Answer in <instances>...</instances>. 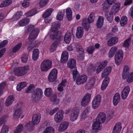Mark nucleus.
Returning a JSON list of instances; mask_svg holds the SVG:
<instances>
[{
  "label": "nucleus",
  "mask_w": 133,
  "mask_h": 133,
  "mask_svg": "<svg viewBox=\"0 0 133 133\" xmlns=\"http://www.w3.org/2000/svg\"><path fill=\"white\" fill-rule=\"evenodd\" d=\"M60 27V23L58 21H56L53 23L51 25V33L50 36L52 39H55L61 40L63 38V37L59 33L58 29Z\"/></svg>",
  "instance_id": "nucleus-1"
},
{
  "label": "nucleus",
  "mask_w": 133,
  "mask_h": 133,
  "mask_svg": "<svg viewBox=\"0 0 133 133\" xmlns=\"http://www.w3.org/2000/svg\"><path fill=\"white\" fill-rule=\"evenodd\" d=\"M106 119V115L103 112L99 113L98 115L96 121L92 124L93 129L92 131L93 133H96L98 130H101L100 125L105 121Z\"/></svg>",
  "instance_id": "nucleus-2"
},
{
  "label": "nucleus",
  "mask_w": 133,
  "mask_h": 133,
  "mask_svg": "<svg viewBox=\"0 0 133 133\" xmlns=\"http://www.w3.org/2000/svg\"><path fill=\"white\" fill-rule=\"evenodd\" d=\"M121 4L117 2L112 7L110 12H107L105 13V16L108 21L111 23L113 20V14H115L120 10Z\"/></svg>",
  "instance_id": "nucleus-3"
},
{
  "label": "nucleus",
  "mask_w": 133,
  "mask_h": 133,
  "mask_svg": "<svg viewBox=\"0 0 133 133\" xmlns=\"http://www.w3.org/2000/svg\"><path fill=\"white\" fill-rule=\"evenodd\" d=\"M43 94V91L41 88L36 89L31 95L32 101L34 102H38L42 98Z\"/></svg>",
  "instance_id": "nucleus-4"
},
{
  "label": "nucleus",
  "mask_w": 133,
  "mask_h": 133,
  "mask_svg": "<svg viewBox=\"0 0 133 133\" xmlns=\"http://www.w3.org/2000/svg\"><path fill=\"white\" fill-rule=\"evenodd\" d=\"M52 62L50 59H45L42 62L40 65V69L43 72H46L52 66Z\"/></svg>",
  "instance_id": "nucleus-5"
},
{
  "label": "nucleus",
  "mask_w": 133,
  "mask_h": 133,
  "mask_svg": "<svg viewBox=\"0 0 133 133\" xmlns=\"http://www.w3.org/2000/svg\"><path fill=\"white\" fill-rule=\"evenodd\" d=\"M41 117V115L39 114L34 115L32 118V122H29L27 123L25 126V127L28 129L32 127V123L33 124L37 125L39 122Z\"/></svg>",
  "instance_id": "nucleus-6"
},
{
  "label": "nucleus",
  "mask_w": 133,
  "mask_h": 133,
  "mask_svg": "<svg viewBox=\"0 0 133 133\" xmlns=\"http://www.w3.org/2000/svg\"><path fill=\"white\" fill-rule=\"evenodd\" d=\"M123 52L121 50H119L115 55V59L116 64L119 65L121 63L123 57Z\"/></svg>",
  "instance_id": "nucleus-7"
},
{
  "label": "nucleus",
  "mask_w": 133,
  "mask_h": 133,
  "mask_svg": "<svg viewBox=\"0 0 133 133\" xmlns=\"http://www.w3.org/2000/svg\"><path fill=\"white\" fill-rule=\"evenodd\" d=\"M58 70L56 68L52 69L50 71L48 77L49 81L52 82L55 81L57 78Z\"/></svg>",
  "instance_id": "nucleus-8"
},
{
  "label": "nucleus",
  "mask_w": 133,
  "mask_h": 133,
  "mask_svg": "<svg viewBox=\"0 0 133 133\" xmlns=\"http://www.w3.org/2000/svg\"><path fill=\"white\" fill-rule=\"evenodd\" d=\"M101 100V96L98 95L95 96L92 102V107L94 109H96L99 106Z\"/></svg>",
  "instance_id": "nucleus-9"
},
{
  "label": "nucleus",
  "mask_w": 133,
  "mask_h": 133,
  "mask_svg": "<svg viewBox=\"0 0 133 133\" xmlns=\"http://www.w3.org/2000/svg\"><path fill=\"white\" fill-rule=\"evenodd\" d=\"M87 76L85 74L79 75L76 77V83L78 85H80L85 83L87 79Z\"/></svg>",
  "instance_id": "nucleus-10"
},
{
  "label": "nucleus",
  "mask_w": 133,
  "mask_h": 133,
  "mask_svg": "<svg viewBox=\"0 0 133 133\" xmlns=\"http://www.w3.org/2000/svg\"><path fill=\"white\" fill-rule=\"evenodd\" d=\"M39 30L38 28L32 30L29 35L28 39L30 42H32L35 40L38 36Z\"/></svg>",
  "instance_id": "nucleus-11"
},
{
  "label": "nucleus",
  "mask_w": 133,
  "mask_h": 133,
  "mask_svg": "<svg viewBox=\"0 0 133 133\" xmlns=\"http://www.w3.org/2000/svg\"><path fill=\"white\" fill-rule=\"evenodd\" d=\"M91 98L90 94L88 93H86L81 100V105L82 107H85L90 102Z\"/></svg>",
  "instance_id": "nucleus-12"
},
{
  "label": "nucleus",
  "mask_w": 133,
  "mask_h": 133,
  "mask_svg": "<svg viewBox=\"0 0 133 133\" xmlns=\"http://www.w3.org/2000/svg\"><path fill=\"white\" fill-rule=\"evenodd\" d=\"M79 112L77 110H73L69 115L70 120L72 122H74L77 119L78 116Z\"/></svg>",
  "instance_id": "nucleus-13"
},
{
  "label": "nucleus",
  "mask_w": 133,
  "mask_h": 133,
  "mask_svg": "<svg viewBox=\"0 0 133 133\" xmlns=\"http://www.w3.org/2000/svg\"><path fill=\"white\" fill-rule=\"evenodd\" d=\"M63 110H61L58 111L55 115L54 119L56 122H61L62 120L64 114Z\"/></svg>",
  "instance_id": "nucleus-14"
},
{
  "label": "nucleus",
  "mask_w": 133,
  "mask_h": 133,
  "mask_svg": "<svg viewBox=\"0 0 133 133\" xmlns=\"http://www.w3.org/2000/svg\"><path fill=\"white\" fill-rule=\"evenodd\" d=\"M108 61L106 60H105L97 66V68H95L96 66L94 67V68L96 70V73L97 74L99 73L102 71L103 69L106 67Z\"/></svg>",
  "instance_id": "nucleus-15"
},
{
  "label": "nucleus",
  "mask_w": 133,
  "mask_h": 133,
  "mask_svg": "<svg viewBox=\"0 0 133 133\" xmlns=\"http://www.w3.org/2000/svg\"><path fill=\"white\" fill-rule=\"evenodd\" d=\"M130 91V87L129 86L125 87L121 92V96L122 98L125 99L128 96Z\"/></svg>",
  "instance_id": "nucleus-16"
},
{
  "label": "nucleus",
  "mask_w": 133,
  "mask_h": 133,
  "mask_svg": "<svg viewBox=\"0 0 133 133\" xmlns=\"http://www.w3.org/2000/svg\"><path fill=\"white\" fill-rule=\"evenodd\" d=\"M18 105H15L14 107V118H20V114H21L22 112V110L21 108H18L17 109L18 107Z\"/></svg>",
  "instance_id": "nucleus-17"
},
{
  "label": "nucleus",
  "mask_w": 133,
  "mask_h": 133,
  "mask_svg": "<svg viewBox=\"0 0 133 133\" xmlns=\"http://www.w3.org/2000/svg\"><path fill=\"white\" fill-rule=\"evenodd\" d=\"M112 71V67L111 66H107L102 71L101 77L102 78L106 76L109 75Z\"/></svg>",
  "instance_id": "nucleus-18"
},
{
  "label": "nucleus",
  "mask_w": 133,
  "mask_h": 133,
  "mask_svg": "<svg viewBox=\"0 0 133 133\" xmlns=\"http://www.w3.org/2000/svg\"><path fill=\"white\" fill-rule=\"evenodd\" d=\"M57 40L55 41L51 45L49 48V50L51 52H53L55 51L57 48L61 40H59L57 39Z\"/></svg>",
  "instance_id": "nucleus-19"
},
{
  "label": "nucleus",
  "mask_w": 133,
  "mask_h": 133,
  "mask_svg": "<svg viewBox=\"0 0 133 133\" xmlns=\"http://www.w3.org/2000/svg\"><path fill=\"white\" fill-rule=\"evenodd\" d=\"M13 72L15 75L18 77L22 76L25 74V71L20 68H16L14 70Z\"/></svg>",
  "instance_id": "nucleus-20"
},
{
  "label": "nucleus",
  "mask_w": 133,
  "mask_h": 133,
  "mask_svg": "<svg viewBox=\"0 0 133 133\" xmlns=\"http://www.w3.org/2000/svg\"><path fill=\"white\" fill-rule=\"evenodd\" d=\"M110 78L109 77H106L102 82L101 87V89L102 90H105L107 87L109 83Z\"/></svg>",
  "instance_id": "nucleus-21"
},
{
  "label": "nucleus",
  "mask_w": 133,
  "mask_h": 133,
  "mask_svg": "<svg viewBox=\"0 0 133 133\" xmlns=\"http://www.w3.org/2000/svg\"><path fill=\"white\" fill-rule=\"evenodd\" d=\"M69 122L67 121H64L62 122L59 127L58 130L59 131H62L66 130L69 126Z\"/></svg>",
  "instance_id": "nucleus-22"
},
{
  "label": "nucleus",
  "mask_w": 133,
  "mask_h": 133,
  "mask_svg": "<svg viewBox=\"0 0 133 133\" xmlns=\"http://www.w3.org/2000/svg\"><path fill=\"white\" fill-rule=\"evenodd\" d=\"M96 80L95 79H90L87 83L85 88L87 89H89L92 88L94 85Z\"/></svg>",
  "instance_id": "nucleus-23"
},
{
  "label": "nucleus",
  "mask_w": 133,
  "mask_h": 133,
  "mask_svg": "<svg viewBox=\"0 0 133 133\" xmlns=\"http://www.w3.org/2000/svg\"><path fill=\"white\" fill-rule=\"evenodd\" d=\"M84 30L83 28L78 27L77 28L76 33V36L78 38H80L83 36Z\"/></svg>",
  "instance_id": "nucleus-24"
},
{
  "label": "nucleus",
  "mask_w": 133,
  "mask_h": 133,
  "mask_svg": "<svg viewBox=\"0 0 133 133\" xmlns=\"http://www.w3.org/2000/svg\"><path fill=\"white\" fill-rule=\"evenodd\" d=\"M122 128L121 123L117 122L115 125L113 130L112 133H119Z\"/></svg>",
  "instance_id": "nucleus-25"
},
{
  "label": "nucleus",
  "mask_w": 133,
  "mask_h": 133,
  "mask_svg": "<svg viewBox=\"0 0 133 133\" xmlns=\"http://www.w3.org/2000/svg\"><path fill=\"white\" fill-rule=\"evenodd\" d=\"M69 56L68 53L66 51H63L61 57V61L63 63L66 62L68 60Z\"/></svg>",
  "instance_id": "nucleus-26"
},
{
  "label": "nucleus",
  "mask_w": 133,
  "mask_h": 133,
  "mask_svg": "<svg viewBox=\"0 0 133 133\" xmlns=\"http://www.w3.org/2000/svg\"><path fill=\"white\" fill-rule=\"evenodd\" d=\"M118 41V38L116 37H113L108 41L107 45L110 46H113Z\"/></svg>",
  "instance_id": "nucleus-27"
},
{
  "label": "nucleus",
  "mask_w": 133,
  "mask_h": 133,
  "mask_svg": "<svg viewBox=\"0 0 133 133\" xmlns=\"http://www.w3.org/2000/svg\"><path fill=\"white\" fill-rule=\"evenodd\" d=\"M126 76H123L124 79H126L128 83H131L133 81V72H131L126 75Z\"/></svg>",
  "instance_id": "nucleus-28"
},
{
  "label": "nucleus",
  "mask_w": 133,
  "mask_h": 133,
  "mask_svg": "<svg viewBox=\"0 0 133 133\" xmlns=\"http://www.w3.org/2000/svg\"><path fill=\"white\" fill-rule=\"evenodd\" d=\"M120 96L119 94L117 93L114 95L113 99V103L114 105H116L119 101Z\"/></svg>",
  "instance_id": "nucleus-29"
},
{
  "label": "nucleus",
  "mask_w": 133,
  "mask_h": 133,
  "mask_svg": "<svg viewBox=\"0 0 133 133\" xmlns=\"http://www.w3.org/2000/svg\"><path fill=\"white\" fill-rule=\"evenodd\" d=\"M30 19L28 18H25L20 20L18 22L19 25L21 26H26L29 22Z\"/></svg>",
  "instance_id": "nucleus-30"
},
{
  "label": "nucleus",
  "mask_w": 133,
  "mask_h": 133,
  "mask_svg": "<svg viewBox=\"0 0 133 133\" xmlns=\"http://www.w3.org/2000/svg\"><path fill=\"white\" fill-rule=\"evenodd\" d=\"M14 99L13 96L11 95L9 96L6 99L5 103V105L7 106L11 105L14 101Z\"/></svg>",
  "instance_id": "nucleus-31"
},
{
  "label": "nucleus",
  "mask_w": 133,
  "mask_h": 133,
  "mask_svg": "<svg viewBox=\"0 0 133 133\" xmlns=\"http://www.w3.org/2000/svg\"><path fill=\"white\" fill-rule=\"evenodd\" d=\"M39 53L38 49H35L33 50L32 51V58L34 61H36L37 60L39 56Z\"/></svg>",
  "instance_id": "nucleus-32"
},
{
  "label": "nucleus",
  "mask_w": 133,
  "mask_h": 133,
  "mask_svg": "<svg viewBox=\"0 0 133 133\" xmlns=\"http://www.w3.org/2000/svg\"><path fill=\"white\" fill-rule=\"evenodd\" d=\"M76 60L74 59H69L68 63L67 65L69 68L72 69L76 68Z\"/></svg>",
  "instance_id": "nucleus-33"
},
{
  "label": "nucleus",
  "mask_w": 133,
  "mask_h": 133,
  "mask_svg": "<svg viewBox=\"0 0 133 133\" xmlns=\"http://www.w3.org/2000/svg\"><path fill=\"white\" fill-rule=\"evenodd\" d=\"M71 34L69 32H66L64 37V40L66 44H69L71 41Z\"/></svg>",
  "instance_id": "nucleus-34"
},
{
  "label": "nucleus",
  "mask_w": 133,
  "mask_h": 133,
  "mask_svg": "<svg viewBox=\"0 0 133 133\" xmlns=\"http://www.w3.org/2000/svg\"><path fill=\"white\" fill-rule=\"evenodd\" d=\"M104 18L102 16L99 17L96 23V26L98 28H100L103 25Z\"/></svg>",
  "instance_id": "nucleus-35"
},
{
  "label": "nucleus",
  "mask_w": 133,
  "mask_h": 133,
  "mask_svg": "<svg viewBox=\"0 0 133 133\" xmlns=\"http://www.w3.org/2000/svg\"><path fill=\"white\" fill-rule=\"evenodd\" d=\"M37 10L36 9H34L28 11L25 14L26 17H29L32 16L37 12Z\"/></svg>",
  "instance_id": "nucleus-36"
},
{
  "label": "nucleus",
  "mask_w": 133,
  "mask_h": 133,
  "mask_svg": "<svg viewBox=\"0 0 133 133\" xmlns=\"http://www.w3.org/2000/svg\"><path fill=\"white\" fill-rule=\"evenodd\" d=\"M66 16L68 20H70L72 17V11L71 9L68 8L66 9Z\"/></svg>",
  "instance_id": "nucleus-37"
},
{
  "label": "nucleus",
  "mask_w": 133,
  "mask_h": 133,
  "mask_svg": "<svg viewBox=\"0 0 133 133\" xmlns=\"http://www.w3.org/2000/svg\"><path fill=\"white\" fill-rule=\"evenodd\" d=\"M23 128V125L18 124L16 127V129L14 130V133H21L22 131Z\"/></svg>",
  "instance_id": "nucleus-38"
},
{
  "label": "nucleus",
  "mask_w": 133,
  "mask_h": 133,
  "mask_svg": "<svg viewBox=\"0 0 133 133\" xmlns=\"http://www.w3.org/2000/svg\"><path fill=\"white\" fill-rule=\"evenodd\" d=\"M11 0H6L2 2L0 5V7L3 8L9 5L12 3Z\"/></svg>",
  "instance_id": "nucleus-39"
},
{
  "label": "nucleus",
  "mask_w": 133,
  "mask_h": 133,
  "mask_svg": "<svg viewBox=\"0 0 133 133\" xmlns=\"http://www.w3.org/2000/svg\"><path fill=\"white\" fill-rule=\"evenodd\" d=\"M22 15V12L21 11L17 12L15 15H14L12 18V20L13 21H16L21 17Z\"/></svg>",
  "instance_id": "nucleus-40"
},
{
  "label": "nucleus",
  "mask_w": 133,
  "mask_h": 133,
  "mask_svg": "<svg viewBox=\"0 0 133 133\" xmlns=\"http://www.w3.org/2000/svg\"><path fill=\"white\" fill-rule=\"evenodd\" d=\"M76 51L79 53H84V50L82 46L78 44H76Z\"/></svg>",
  "instance_id": "nucleus-41"
},
{
  "label": "nucleus",
  "mask_w": 133,
  "mask_h": 133,
  "mask_svg": "<svg viewBox=\"0 0 133 133\" xmlns=\"http://www.w3.org/2000/svg\"><path fill=\"white\" fill-rule=\"evenodd\" d=\"M22 46V43H18L12 49V52L14 53L16 52L20 49Z\"/></svg>",
  "instance_id": "nucleus-42"
},
{
  "label": "nucleus",
  "mask_w": 133,
  "mask_h": 133,
  "mask_svg": "<svg viewBox=\"0 0 133 133\" xmlns=\"http://www.w3.org/2000/svg\"><path fill=\"white\" fill-rule=\"evenodd\" d=\"M51 101L52 102H54L55 104L57 105L59 104V100L57 99V96L56 95L54 94L52 96L51 98Z\"/></svg>",
  "instance_id": "nucleus-43"
},
{
  "label": "nucleus",
  "mask_w": 133,
  "mask_h": 133,
  "mask_svg": "<svg viewBox=\"0 0 133 133\" xmlns=\"http://www.w3.org/2000/svg\"><path fill=\"white\" fill-rule=\"evenodd\" d=\"M52 90L51 88H47L45 89L44 91L45 95L47 97H50L52 95Z\"/></svg>",
  "instance_id": "nucleus-44"
},
{
  "label": "nucleus",
  "mask_w": 133,
  "mask_h": 133,
  "mask_svg": "<svg viewBox=\"0 0 133 133\" xmlns=\"http://www.w3.org/2000/svg\"><path fill=\"white\" fill-rule=\"evenodd\" d=\"M129 67L127 65L125 66L123 69L122 74V77L126 76V75L129 74Z\"/></svg>",
  "instance_id": "nucleus-45"
},
{
  "label": "nucleus",
  "mask_w": 133,
  "mask_h": 133,
  "mask_svg": "<svg viewBox=\"0 0 133 133\" xmlns=\"http://www.w3.org/2000/svg\"><path fill=\"white\" fill-rule=\"evenodd\" d=\"M127 22V17L126 16H123L121 18L120 22V25L122 26H123L125 25Z\"/></svg>",
  "instance_id": "nucleus-46"
},
{
  "label": "nucleus",
  "mask_w": 133,
  "mask_h": 133,
  "mask_svg": "<svg viewBox=\"0 0 133 133\" xmlns=\"http://www.w3.org/2000/svg\"><path fill=\"white\" fill-rule=\"evenodd\" d=\"M95 18V14L94 13H91L89 16L88 19V23H92L94 21Z\"/></svg>",
  "instance_id": "nucleus-47"
},
{
  "label": "nucleus",
  "mask_w": 133,
  "mask_h": 133,
  "mask_svg": "<svg viewBox=\"0 0 133 133\" xmlns=\"http://www.w3.org/2000/svg\"><path fill=\"white\" fill-rule=\"evenodd\" d=\"M53 11L52 8H50L46 10L42 15V16L49 17Z\"/></svg>",
  "instance_id": "nucleus-48"
},
{
  "label": "nucleus",
  "mask_w": 133,
  "mask_h": 133,
  "mask_svg": "<svg viewBox=\"0 0 133 133\" xmlns=\"http://www.w3.org/2000/svg\"><path fill=\"white\" fill-rule=\"evenodd\" d=\"M95 50V48L94 46H90L88 47L86 51L88 54H93Z\"/></svg>",
  "instance_id": "nucleus-49"
},
{
  "label": "nucleus",
  "mask_w": 133,
  "mask_h": 133,
  "mask_svg": "<svg viewBox=\"0 0 133 133\" xmlns=\"http://www.w3.org/2000/svg\"><path fill=\"white\" fill-rule=\"evenodd\" d=\"M90 108L89 107H87L82 114L81 116L83 118H85L87 116L88 113L90 111Z\"/></svg>",
  "instance_id": "nucleus-50"
},
{
  "label": "nucleus",
  "mask_w": 133,
  "mask_h": 133,
  "mask_svg": "<svg viewBox=\"0 0 133 133\" xmlns=\"http://www.w3.org/2000/svg\"><path fill=\"white\" fill-rule=\"evenodd\" d=\"M35 88L34 85L32 84L30 85L25 91V92L27 93H32V90Z\"/></svg>",
  "instance_id": "nucleus-51"
},
{
  "label": "nucleus",
  "mask_w": 133,
  "mask_h": 133,
  "mask_svg": "<svg viewBox=\"0 0 133 133\" xmlns=\"http://www.w3.org/2000/svg\"><path fill=\"white\" fill-rule=\"evenodd\" d=\"M6 85V83L5 82H3L0 84V96L3 94V90Z\"/></svg>",
  "instance_id": "nucleus-52"
},
{
  "label": "nucleus",
  "mask_w": 133,
  "mask_h": 133,
  "mask_svg": "<svg viewBox=\"0 0 133 133\" xmlns=\"http://www.w3.org/2000/svg\"><path fill=\"white\" fill-rule=\"evenodd\" d=\"M54 130L51 127L46 128L44 130L43 133H54Z\"/></svg>",
  "instance_id": "nucleus-53"
},
{
  "label": "nucleus",
  "mask_w": 133,
  "mask_h": 133,
  "mask_svg": "<svg viewBox=\"0 0 133 133\" xmlns=\"http://www.w3.org/2000/svg\"><path fill=\"white\" fill-rule=\"evenodd\" d=\"M9 129V127L7 125H4L3 126L0 133H7Z\"/></svg>",
  "instance_id": "nucleus-54"
},
{
  "label": "nucleus",
  "mask_w": 133,
  "mask_h": 133,
  "mask_svg": "<svg viewBox=\"0 0 133 133\" xmlns=\"http://www.w3.org/2000/svg\"><path fill=\"white\" fill-rule=\"evenodd\" d=\"M8 43V41L7 40H3L0 43V49L3 48Z\"/></svg>",
  "instance_id": "nucleus-55"
},
{
  "label": "nucleus",
  "mask_w": 133,
  "mask_h": 133,
  "mask_svg": "<svg viewBox=\"0 0 133 133\" xmlns=\"http://www.w3.org/2000/svg\"><path fill=\"white\" fill-rule=\"evenodd\" d=\"M49 0H40L39 4L41 7L45 5L48 3Z\"/></svg>",
  "instance_id": "nucleus-56"
},
{
  "label": "nucleus",
  "mask_w": 133,
  "mask_h": 133,
  "mask_svg": "<svg viewBox=\"0 0 133 133\" xmlns=\"http://www.w3.org/2000/svg\"><path fill=\"white\" fill-rule=\"evenodd\" d=\"M63 18V15L62 12H59L56 16V19L58 20H62Z\"/></svg>",
  "instance_id": "nucleus-57"
},
{
  "label": "nucleus",
  "mask_w": 133,
  "mask_h": 133,
  "mask_svg": "<svg viewBox=\"0 0 133 133\" xmlns=\"http://www.w3.org/2000/svg\"><path fill=\"white\" fill-rule=\"evenodd\" d=\"M28 60V55H23L21 58L22 62L24 63H26Z\"/></svg>",
  "instance_id": "nucleus-58"
},
{
  "label": "nucleus",
  "mask_w": 133,
  "mask_h": 133,
  "mask_svg": "<svg viewBox=\"0 0 133 133\" xmlns=\"http://www.w3.org/2000/svg\"><path fill=\"white\" fill-rule=\"evenodd\" d=\"M44 18V22L45 23H49L51 21L52 18L46 16H42Z\"/></svg>",
  "instance_id": "nucleus-59"
},
{
  "label": "nucleus",
  "mask_w": 133,
  "mask_h": 133,
  "mask_svg": "<svg viewBox=\"0 0 133 133\" xmlns=\"http://www.w3.org/2000/svg\"><path fill=\"white\" fill-rule=\"evenodd\" d=\"M6 119V117L5 116H4L2 117L0 119V125L4 124L5 122Z\"/></svg>",
  "instance_id": "nucleus-60"
},
{
  "label": "nucleus",
  "mask_w": 133,
  "mask_h": 133,
  "mask_svg": "<svg viewBox=\"0 0 133 133\" xmlns=\"http://www.w3.org/2000/svg\"><path fill=\"white\" fill-rule=\"evenodd\" d=\"M130 41L129 39L126 40L124 42L123 44V46L125 48L128 47L129 45Z\"/></svg>",
  "instance_id": "nucleus-61"
},
{
  "label": "nucleus",
  "mask_w": 133,
  "mask_h": 133,
  "mask_svg": "<svg viewBox=\"0 0 133 133\" xmlns=\"http://www.w3.org/2000/svg\"><path fill=\"white\" fill-rule=\"evenodd\" d=\"M76 68L73 71L72 75L74 79H75L76 78L77 75L78 71H77L76 68Z\"/></svg>",
  "instance_id": "nucleus-62"
},
{
  "label": "nucleus",
  "mask_w": 133,
  "mask_h": 133,
  "mask_svg": "<svg viewBox=\"0 0 133 133\" xmlns=\"http://www.w3.org/2000/svg\"><path fill=\"white\" fill-rule=\"evenodd\" d=\"M34 45L33 42H31L29 44V46L28 47L27 50L28 51H30L33 48L35 47Z\"/></svg>",
  "instance_id": "nucleus-63"
},
{
  "label": "nucleus",
  "mask_w": 133,
  "mask_h": 133,
  "mask_svg": "<svg viewBox=\"0 0 133 133\" xmlns=\"http://www.w3.org/2000/svg\"><path fill=\"white\" fill-rule=\"evenodd\" d=\"M132 0H125L124 5V6L129 5L132 2Z\"/></svg>",
  "instance_id": "nucleus-64"
}]
</instances>
